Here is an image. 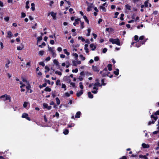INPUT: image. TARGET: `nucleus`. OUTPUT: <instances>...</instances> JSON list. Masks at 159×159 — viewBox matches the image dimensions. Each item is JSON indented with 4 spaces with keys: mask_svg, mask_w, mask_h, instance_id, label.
<instances>
[{
    "mask_svg": "<svg viewBox=\"0 0 159 159\" xmlns=\"http://www.w3.org/2000/svg\"><path fill=\"white\" fill-rule=\"evenodd\" d=\"M53 63L55 64L57 66H59V63L57 60L54 59L53 60Z\"/></svg>",
    "mask_w": 159,
    "mask_h": 159,
    "instance_id": "nucleus-19",
    "label": "nucleus"
},
{
    "mask_svg": "<svg viewBox=\"0 0 159 159\" xmlns=\"http://www.w3.org/2000/svg\"><path fill=\"white\" fill-rule=\"evenodd\" d=\"M44 90L47 92H50L51 91V89L48 86L45 88Z\"/></svg>",
    "mask_w": 159,
    "mask_h": 159,
    "instance_id": "nucleus-27",
    "label": "nucleus"
},
{
    "mask_svg": "<svg viewBox=\"0 0 159 159\" xmlns=\"http://www.w3.org/2000/svg\"><path fill=\"white\" fill-rule=\"evenodd\" d=\"M139 39V36L138 35H135L134 36V39L135 41L138 40Z\"/></svg>",
    "mask_w": 159,
    "mask_h": 159,
    "instance_id": "nucleus-54",
    "label": "nucleus"
},
{
    "mask_svg": "<svg viewBox=\"0 0 159 159\" xmlns=\"http://www.w3.org/2000/svg\"><path fill=\"white\" fill-rule=\"evenodd\" d=\"M56 101L57 104V105L60 104V101L58 98H56Z\"/></svg>",
    "mask_w": 159,
    "mask_h": 159,
    "instance_id": "nucleus-30",
    "label": "nucleus"
},
{
    "mask_svg": "<svg viewBox=\"0 0 159 159\" xmlns=\"http://www.w3.org/2000/svg\"><path fill=\"white\" fill-rule=\"evenodd\" d=\"M100 8L104 12H106V9L105 8V7L103 6H100Z\"/></svg>",
    "mask_w": 159,
    "mask_h": 159,
    "instance_id": "nucleus-34",
    "label": "nucleus"
},
{
    "mask_svg": "<svg viewBox=\"0 0 159 159\" xmlns=\"http://www.w3.org/2000/svg\"><path fill=\"white\" fill-rule=\"evenodd\" d=\"M141 45V43H140V42L139 41L136 44V47L137 48H139L140 47Z\"/></svg>",
    "mask_w": 159,
    "mask_h": 159,
    "instance_id": "nucleus-36",
    "label": "nucleus"
},
{
    "mask_svg": "<svg viewBox=\"0 0 159 159\" xmlns=\"http://www.w3.org/2000/svg\"><path fill=\"white\" fill-rule=\"evenodd\" d=\"M107 76L110 77V78H112L113 77V75H112L110 73H108Z\"/></svg>",
    "mask_w": 159,
    "mask_h": 159,
    "instance_id": "nucleus-57",
    "label": "nucleus"
},
{
    "mask_svg": "<svg viewBox=\"0 0 159 159\" xmlns=\"http://www.w3.org/2000/svg\"><path fill=\"white\" fill-rule=\"evenodd\" d=\"M69 132V130L68 129H65L64 130L63 133L65 135H66L68 134Z\"/></svg>",
    "mask_w": 159,
    "mask_h": 159,
    "instance_id": "nucleus-24",
    "label": "nucleus"
},
{
    "mask_svg": "<svg viewBox=\"0 0 159 159\" xmlns=\"http://www.w3.org/2000/svg\"><path fill=\"white\" fill-rule=\"evenodd\" d=\"M43 108L47 109L48 110H50L52 108L51 106H48V105L46 103H43Z\"/></svg>",
    "mask_w": 159,
    "mask_h": 159,
    "instance_id": "nucleus-4",
    "label": "nucleus"
},
{
    "mask_svg": "<svg viewBox=\"0 0 159 159\" xmlns=\"http://www.w3.org/2000/svg\"><path fill=\"white\" fill-rule=\"evenodd\" d=\"M88 33H87L86 35L87 36H89L90 35V32H91V29L89 28H88L87 29Z\"/></svg>",
    "mask_w": 159,
    "mask_h": 159,
    "instance_id": "nucleus-35",
    "label": "nucleus"
},
{
    "mask_svg": "<svg viewBox=\"0 0 159 159\" xmlns=\"http://www.w3.org/2000/svg\"><path fill=\"white\" fill-rule=\"evenodd\" d=\"M30 88H31V86H30V85L29 84L27 85V86H26V88L27 91H28L30 89Z\"/></svg>",
    "mask_w": 159,
    "mask_h": 159,
    "instance_id": "nucleus-46",
    "label": "nucleus"
},
{
    "mask_svg": "<svg viewBox=\"0 0 159 159\" xmlns=\"http://www.w3.org/2000/svg\"><path fill=\"white\" fill-rule=\"evenodd\" d=\"M29 4V1H27L26 2V6L25 8L26 9H28L30 7L28 5V4Z\"/></svg>",
    "mask_w": 159,
    "mask_h": 159,
    "instance_id": "nucleus-28",
    "label": "nucleus"
},
{
    "mask_svg": "<svg viewBox=\"0 0 159 159\" xmlns=\"http://www.w3.org/2000/svg\"><path fill=\"white\" fill-rule=\"evenodd\" d=\"M119 13L118 12H116L115 13V16L114 17V18H117V16L119 15Z\"/></svg>",
    "mask_w": 159,
    "mask_h": 159,
    "instance_id": "nucleus-42",
    "label": "nucleus"
},
{
    "mask_svg": "<svg viewBox=\"0 0 159 159\" xmlns=\"http://www.w3.org/2000/svg\"><path fill=\"white\" fill-rule=\"evenodd\" d=\"M60 80H57V81L56 82V84L57 85H58L60 84Z\"/></svg>",
    "mask_w": 159,
    "mask_h": 159,
    "instance_id": "nucleus-49",
    "label": "nucleus"
},
{
    "mask_svg": "<svg viewBox=\"0 0 159 159\" xmlns=\"http://www.w3.org/2000/svg\"><path fill=\"white\" fill-rule=\"evenodd\" d=\"M83 94V90H81L79 92H77L76 93V96L78 97H80Z\"/></svg>",
    "mask_w": 159,
    "mask_h": 159,
    "instance_id": "nucleus-12",
    "label": "nucleus"
},
{
    "mask_svg": "<svg viewBox=\"0 0 159 159\" xmlns=\"http://www.w3.org/2000/svg\"><path fill=\"white\" fill-rule=\"evenodd\" d=\"M80 38L82 42H83L85 41V39L83 38L82 37H79L78 38V39H80Z\"/></svg>",
    "mask_w": 159,
    "mask_h": 159,
    "instance_id": "nucleus-53",
    "label": "nucleus"
},
{
    "mask_svg": "<svg viewBox=\"0 0 159 159\" xmlns=\"http://www.w3.org/2000/svg\"><path fill=\"white\" fill-rule=\"evenodd\" d=\"M31 9H32V11H34L35 10V5L33 3H32L31 4Z\"/></svg>",
    "mask_w": 159,
    "mask_h": 159,
    "instance_id": "nucleus-23",
    "label": "nucleus"
},
{
    "mask_svg": "<svg viewBox=\"0 0 159 159\" xmlns=\"http://www.w3.org/2000/svg\"><path fill=\"white\" fill-rule=\"evenodd\" d=\"M6 100H8L9 102H11V98L10 96L9 95L8 96H7V98H6Z\"/></svg>",
    "mask_w": 159,
    "mask_h": 159,
    "instance_id": "nucleus-31",
    "label": "nucleus"
},
{
    "mask_svg": "<svg viewBox=\"0 0 159 159\" xmlns=\"http://www.w3.org/2000/svg\"><path fill=\"white\" fill-rule=\"evenodd\" d=\"M55 73L56 74H58L59 75H62V73L61 72L58 71H56L55 72Z\"/></svg>",
    "mask_w": 159,
    "mask_h": 159,
    "instance_id": "nucleus-44",
    "label": "nucleus"
},
{
    "mask_svg": "<svg viewBox=\"0 0 159 159\" xmlns=\"http://www.w3.org/2000/svg\"><path fill=\"white\" fill-rule=\"evenodd\" d=\"M7 34L9 36L8 37L10 38L11 37L12 35V32L11 31H9L7 33Z\"/></svg>",
    "mask_w": 159,
    "mask_h": 159,
    "instance_id": "nucleus-33",
    "label": "nucleus"
},
{
    "mask_svg": "<svg viewBox=\"0 0 159 159\" xmlns=\"http://www.w3.org/2000/svg\"><path fill=\"white\" fill-rule=\"evenodd\" d=\"M113 73L116 75H118L119 74V70L117 68L116 69V71H114L113 72Z\"/></svg>",
    "mask_w": 159,
    "mask_h": 159,
    "instance_id": "nucleus-20",
    "label": "nucleus"
},
{
    "mask_svg": "<svg viewBox=\"0 0 159 159\" xmlns=\"http://www.w3.org/2000/svg\"><path fill=\"white\" fill-rule=\"evenodd\" d=\"M78 71V69L76 68L75 69H73L72 70V72H73L77 73Z\"/></svg>",
    "mask_w": 159,
    "mask_h": 159,
    "instance_id": "nucleus-62",
    "label": "nucleus"
},
{
    "mask_svg": "<svg viewBox=\"0 0 159 159\" xmlns=\"http://www.w3.org/2000/svg\"><path fill=\"white\" fill-rule=\"evenodd\" d=\"M80 57L82 59V60L84 61L85 59V57H83V56L82 54H80Z\"/></svg>",
    "mask_w": 159,
    "mask_h": 159,
    "instance_id": "nucleus-50",
    "label": "nucleus"
},
{
    "mask_svg": "<svg viewBox=\"0 0 159 159\" xmlns=\"http://www.w3.org/2000/svg\"><path fill=\"white\" fill-rule=\"evenodd\" d=\"M92 68L94 72L98 73L99 71V68L97 66L93 65Z\"/></svg>",
    "mask_w": 159,
    "mask_h": 159,
    "instance_id": "nucleus-3",
    "label": "nucleus"
},
{
    "mask_svg": "<svg viewBox=\"0 0 159 159\" xmlns=\"http://www.w3.org/2000/svg\"><path fill=\"white\" fill-rule=\"evenodd\" d=\"M90 47L91 48V50L94 51L96 48V46L94 45L92 43L90 45Z\"/></svg>",
    "mask_w": 159,
    "mask_h": 159,
    "instance_id": "nucleus-9",
    "label": "nucleus"
},
{
    "mask_svg": "<svg viewBox=\"0 0 159 159\" xmlns=\"http://www.w3.org/2000/svg\"><path fill=\"white\" fill-rule=\"evenodd\" d=\"M140 43H141V44H145V42H146V40H143V41H139Z\"/></svg>",
    "mask_w": 159,
    "mask_h": 159,
    "instance_id": "nucleus-63",
    "label": "nucleus"
},
{
    "mask_svg": "<svg viewBox=\"0 0 159 159\" xmlns=\"http://www.w3.org/2000/svg\"><path fill=\"white\" fill-rule=\"evenodd\" d=\"M154 114L156 116L157 115H159V110L155 112Z\"/></svg>",
    "mask_w": 159,
    "mask_h": 159,
    "instance_id": "nucleus-64",
    "label": "nucleus"
},
{
    "mask_svg": "<svg viewBox=\"0 0 159 159\" xmlns=\"http://www.w3.org/2000/svg\"><path fill=\"white\" fill-rule=\"evenodd\" d=\"M81 113L80 111H79L77 112L75 115V118H79L80 117Z\"/></svg>",
    "mask_w": 159,
    "mask_h": 159,
    "instance_id": "nucleus-15",
    "label": "nucleus"
},
{
    "mask_svg": "<svg viewBox=\"0 0 159 159\" xmlns=\"http://www.w3.org/2000/svg\"><path fill=\"white\" fill-rule=\"evenodd\" d=\"M44 53V51L43 50L40 51L39 52V55L40 56H42Z\"/></svg>",
    "mask_w": 159,
    "mask_h": 159,
    "instance_id": "nucleus-40",
    "label": "nucleus"
},
{
    "mask_svg": "<svg viewBox=\"0 0 159 159\" xmlns=\"http://www.w3.org/2000/svg\"><path fill=\"white\" fill-rule=\"evenodd\" d=\"M139 157L141 158H144V159H148V158L145 155H143L141 154L139 155Z\"/></svg>",
    "mask_w": 159,
    "mask_h": 159,
    "instance_id": "nucleus-18",
    "label": "nucleus"
},
{
    "mask_svg": "<svg viewBox=\"0 0 159 159\" xmlns=\"http://www.w3.org/2000/svg\"><path fill=\"white\" fill-rule=\"evenodd\" d=\"M9 95H7V94H5L4 95H2L0 97V98L2 99V100L5 101L7 100H6V98L7 96H8Z\"/></svg>",
    "mask_w": 159,
    "mask_h": 159,
    "instance_id": "nucleus-7",
    "label": "nucleus"
},
{
    "mask_svg": "<svg viewBox=\"0 0 159 159\" xmlns=\"http://www.w3.org/2000/svg\"><path fill=\"white\" fill-rule=\"evenodd\" d=\"M10 63V61L9 60H8L7 63H6L5 64L6 67L8 68H9L8 65Z\"/></svg>",
    "mask_w": 159,
    "mask_h": 159,
    "instance_id": "nucleus-32",
    "label": "nucleus"
},
{
    "mask_svg": "<svg viewBox=\"0 0 159 159\" xmlns=\"http://www.w3.org/2000/svg\"><path fill=\"white\" fill-rule=\"evenodd\" d=\"M155 122H154V121H153V120H152V121H149L148 124V125H150L151 124H154L155 123Z\"/></svg>",
    "mask_w": 159,
    "mask_h": 159,
    "instance_id": "nucleus-43",
    "label": "nucleus"
},
{
    "mask_svg": "<svg viewBox=\"0 0 159 159\" xmlns=\"http://www.w3.org/2000/svg\"><path fill=\"white\" fill-rule=\"evenodd\" d=\"M99 59V57L98 56H96L94 57V60L95 61H98Z\"/></svg>",
    "mask_w": 159,
    "mask_h": 159,
    "instance_id": "nucleus-48",
    "label": "nucleus"
},
{
    "mask_svg": "<svg viewBox=\"0 0 159 159\" xmlns=\"http://www.w3.org/2000/svg\"><path fill=\"white\" fill-rule=\"evenodd\" d=\"M26 16V14L24 12H22L21 13V18H24Z\"/></svg>",
    "mask_w": 159,
    "mask_h": 159,
    "instance_id": "nucleus-41",
    "label": "nucleus"
},
{
    "mask_svg": "<svg viewBox=\"0 0 159 159\" xmlns=\"http://www.w3.org/2000/svg\"><path fill=\"white\" fill-rule=\"evenodd\" d=\"M65 95L67 97H69L70 96V94L68 92L66 93L65 94Z\"/></svg>",
    "mask_w": 159,
    "mask_h": 159,
    "instance_id": "nucleus-59",
    "label": "nucleus"
},
{
    "mask_svg": "<svg viewBox=\"0 0 159 159\" xmlns=\"http://www.w3.org/2000/svg\"><path fill=\"white\" fill-rule=\"evenodd\" d=\"M108 73H110V72L102 71H101L99 72V74L101 75L102 77H106Z\"/></svg>",
    "mask_w": 159,
    "mask_h": 159,
    "instance_id": "nucleus-6",
    "label": "nucleus"
},
{
    "mask_svg": "<svg viewBox=\"0 0 159 159\" xmlns=\"http://www.w3.org/2000/svg\"><path fill=\"white\" fill-rule=\"evenodd\" d=\"M39 64L40 65L42 66H45V64L43 61L40 62L39 63Z\"/></svg>",
    "mask_w": 159,
    "mask_h": 159,
    "instance_id": "nucleus-51",
    "label": "nucleus"
},
{
    "mask_svg": "<svg viewBox=\"0 0 159 159\" xmlns=\"http://www.w3.org/2000/svg\"><path fill=\"white\" fill-rule=\"evenodd\" d=\"M61 88H64L65 90H66V86L65 84H62Z\"/></svg>",
    "mask_w": 159,
    "mask_h": 159,
    "instance_id": "nucleus-60",
    "label": "nucleus"
},
{
    "mask_svg": "<svg viewBox=\"0 0 159 159\" xmlns=\"http://www.w3.org/2000/svg\"><path fill=\"white\" fill-rule=\"evenodd\" d=\"M80 22H81L80 21ZM81 22V23H80V24H81V29H82L83 28H84V22Z\"/></svg>",
    "mask_w": 159,
    "mask_h": 159,
    "instance_id": "nucleus-37",
    "label": "nucleus"
},
{
    "mask_svg": "<svg viewBox=\"0 0 159 159\" xmlns=\"http://www.w3.org/2000/svg\"><path fill=\"white\" fill-rule=\"evenodd\" d=\"M28 102H24L23 107H26L27 105Z\"/></svg>",
    "mask_w": 159,
    "mask_h": 159,
    "instance_id": "nucleus-52",
    "label": "nucleus"
},
{
    "mask_svg": "<svg viewBox=\"0 0 159 159\" xmlns=\"http://www.w3.org/2000/svg\"><path fill=\"white\" fill-rule=\"evenodd\" d=\"M28 116V114L25 113H23L22 116V117L23 118H26Z\"/></svg>",
    "mask_w": 159,
    "mask_h": 159,
    "instance_id": "nucleus-21",
    "label": "nucleus"
},
{
    "mask_svg": "<svg viewBox=\"0 0 159 159\" xmlns=\"http://www.w3.org/2000/svg\"><path fill=\"white\" fill-rule=\"evenodd\" d=\"M83 18L85 20V21L88 24H89V20L88 19L87 17L86 16H83Z\"/></svg>",
    "mask_w": 159,
    "mask_h": 159,
    "instance_id": "nucleus-26",
    "label": "nucleus"
},
{
    "mask_svg": "<svg viewBox=\"0 0 159 159\" xmlns=\"http://www.w3.org/2000/svg\"><path fill=\"white\" fill-rule=\"evenodd\" d=\"M112 65L111 64H108L107 65V67L108 68V70L109 71H111L112 70Z\"/></svg>",
    "mask_w": 159,
    "mask_h": 159,
    "instance_id": "nucleus-22",
    "label": "nucleus"
},
{
    "mask_svg": "<svg viewBox=\"0 0 159 159\" xmlns=\"http://www.w3.org/2000/svg\"><path fill=\"white\" fill-rule=\"evenodd\" d=\"M107 49L106 48H104L102 50V52L105 53L107 51Z\"/></svg>",
    "mask_w": 159,
    "mask_h": 159,
    "instance_id": "nucleus-56",
    "label": "nucleus"
},
{
    "mask_svg": "<svg viewBox=\"0 0 159 159\" xmlns=\"http://www.w3.org/2000/svg\"><path fill=\"white\" fill-rule=\"evenodd\" d=\"M88 94L89 98H93V94L91 93L90 92H88Z\"/></svg>",
    "mask_w": 159,
    "mask_h": 159,
    "instance_id": "nucleus-16",
    "label": "nucleus"
},
{
    "mask_svg": "<svg viewBox=\"0 0 159 159\" xmlns=\"http://www.w3.org/2000/svg\"><path fill=\"white\" fill-rule=\"evenodd\" d=\"M56 91L52 92V96L53 98H54L56 96Z\"/></svg>",
    "mask_w": 159,
    "mask_h": 159,
    "instance_id": "nucleus-38",
    "label": "nucleus"
},
{
    "mask_svg": "<svg viewBox=\"0 0 159 159\" xmlns=\"http://www.w3.org/2000/svg\"><path fill=\"white\" fill-rule=\"evenodd\" d=\"M63 51L64 53L66 54L67 56H68L70 55V53L67 51V49H64L63 50Z\"/></svg>",
    "mask_w": 159,
    "mask_h": 159,
    "instance_id": "nucleus-29",
    "label": "nucleus"
},
{
    "mask_svg": "<svg viewBox=\"0 0 159 159\" xmlns=\"http://www.w3.org/2000/svg\"><path fill=\"white\" fill-rule=\"evenodd\" d=\"M42 39V36H39L37 38V42L41 40Z\"/></svg>",
    "mask_w": 159,
    "mask_h": 159,
    "instance_id": "nucleus-55",
    "label": "nucleus"
},
{
    "mask_svg": "<svg viewBox=\"0 0 159 159\" xmlns=\"http://www.w3.org/2000/svg\"><path fill=\"white\" fill-rule=\"evenodd\" d=\"M73 65L75 66H77V64H80L81 63V62L80 61H73Z\"/></svg>",
    "mask_w": 159,
    "mask_h": 159,
    "instance_id": "nucleus-11",
    "label": "nucleus"
},
{
    "mask_svg": "<svg viewBox=\"0 0 159 159\" xmlns=\"http://www.w3.org/2000/svg\"><path fill=\"white\" fill-rule=\"evenodd\" d=\"M151 118L152 119H152H153V121L155 122L157 119H158V117L157 116H154V115L153 114H152L151 116Z\"/></svg>",
    "mask_w": 159,
    "mask_h": 159,
    "instance_id": "nucleus-8",
    "label": "nucleus"
},
{
    "mask_svg": "<svg viewBox=\"0 0 159 159\" xmlns=\"http://www.w3.org/2000/svg\"><path fill=\"white\" fill-rule=\"evenodd\" d=\"M102 84L101 85H105L106 84V83H104V79H103L101 80Z\"/></svg>",
    "mask_w": 159,
    "mask_h": 159,
    "instance_id": "nucleus-39",
    "label": "nucleus"
},
{
    "mask_svg": "<svg viewBox=\"0 0 159 159\" xmlns=\"http://www.w3.org/2000/svg\"><path fill=\"white\" fill-rule=\"evenodd\" d=\"M80 20L79 18H77L75 20V22H74L73 24L74 26H76V25H78L79 24V21Z\"/></svg>",
    "mask_w": 159,
    "mask_h": 159,
    "instance_id": "nucleus-14",
    "label": "nucleus"
},
{
    "mask_svg": "<svg viewBox=\"0 0 159 159\" xmlns=\"http://www.w3.org/2000/svg\"><path fill=\"white\" fill-rule=\"evenodd\" d=\"M50 14L51 16L52 17L53 19V20L56 19L57 13H54L53 11H52L51 12ZM50 14V13H48V16H49Z\"/></svg>",
    "mask_w": 159,
    "mask_h": 159,
    "instance_id": "nucleus-5",
    "label": "nucleus"
},
{
    "mask_svg": "<svg viewBox=\"0 0 159 159\" xmlns=\"http://www.w3.org/2000/svg\"><path fill=\"white\" fill-rule=\"evenodd\" d=\"M80 84V87L81 89H83L84 88V86L82 84V82H80L79 83Z\"/></svg>",
    "mask_w": 159,
    "mask_h": 159,
    "instance_id": "nucleus-45",
    "label": "nucleus"
},
{
    "mask_svg": "<svg viewBox=\"0 0 159 159\" xmlns=\"http://www.w3.org/2000/svg\"><path fill=\"white\" fill-rule=\"evenodd\" d=\"M42 45L43 46H45L46 45V43H44V42L42 43L41 45H39V47L40 48H43V47L42 46Z\"/></svg>",
    "mask_w": 159,
    "mask_h": 159,
    "instance_id": "nucleus-47",
    "label": "nucleus"
},
{
    "mask_svg": "<svg viewBox=\"0 0 159 159\" xmlns=\"http://www.w3.org/2000/svg\"><path fill=\"white\" fill-rule=\"evenodd\" d=\"M48 46H49L48 45ZM48 48L49 51L51 52L52 56L54 57H55L56 56V54L53 50L54 48H51L48 46Z\"/></svg>",
    "mask_w": 159,
    "mask_h": 159,
    "instance_id": "nucleus-2",
    "label": "nucleus"
},
{
    "mask_svg": "<svg viewBox=\"0 0 159 159\" xmlns=\"http://www.w3.org/2000/svg\"><path fill=\"white\" fill-rule=\"evenodd\" d=\"M44 117V120L45 122H47L48 121V120L46 118V115H44L43 116Z\"/></svg>",
    "mask_w": 159,
    "mask_h": 159,
    "instance_id": "nucleus-61",
    "label": "nucleus"
},
{
    "mask_svg": "<svg viewBox=\"0 0 159 159\" xmlns=\"http://www.w3.org/2000/svg\"><path fill=\"white\" fill-rule=\"evenodd\" d=\"M96 82L94 84V85L98 86H101L100 83L99 82V80L98 79H97L96 80Z\"/></svg>",
    "mask_w": 159,
    "mask_h": 159,
    "instance_id": "nucleus-10",
    "label": "nucleus"
},
{
    "mask_svg": "<svg viewBox=\"0 0 159 159\" xmlns=\"http://www.w3.org/2000/svg\"><path fill=\"white\" fill-rule=\"evenodd\" d=\"M125 7L126 9L128 10H131V6L128 4H126L125 5Z\"/></svg>",
    "mask_w": 159,
    "mask_h": 159,
    "instance_id": "nucleus-25",
    "label": "nucleus"
},
{
    "mask_svg": "<svg viewBox=\"0 0 159 159\" xmlns=\"http://www.w3.org/2000/svg\"><path fill=\"white\" fill-rule=\"evenodd\" d=\"M142 145L143 148H148L150 147L148 144L145 143H143Z\"/></svg>",
    "mask_w": 159,
    "mask_h": 159,
    "instance_id": "nucleus-13",
    "label": "nucleus"
},
{
    "mask_svg": "<svg viewBox=\"0 0 159 159\" xmlns=\"http://www.w3.org/2000/svg\"><path fill=\"white\" fill-rule=\"evenodd\" d=\"M109 41L111 43L113 44H116L118 46H120V40L118 38L114 39L111 38L109 39Z\"/></svg>",
    "mask_w": 159,
    "mask_h": 159,
    "instance_id": "nucleus-1",
    "label": "nucleus"
},
{
    "mask_svg": "<svg viewBox=\"0 0 159 159\" xmlns=\"http://www.w3.org/2000/svg\"><path fill=\"white\" fill-rule=\"evenodd\" d=\"M92 5L93 4H91L90 6H88L87 9V10L88 11H89L91 10V8L93 7Z\"/></svg>",
    "mask_w": 159,
    "mask_h": 159,
    "instance_id": "nucleus-17",
    "label": "nucleus"
},
{
    "mask_svg": "<svg viewBox=\"0 0 159 159\" xmlns=\"http://www.w3.org/2000/svg\"><path fill=\"white\" fill-rule=\"evenodd\" d=\"M148 2L147 1H146L145 2L144 4V6L145 7H148Z\"/></svg>",
    "mask_w": 159,
    "mask_h": 159,
    "instance_id": "nucleus-58",
    "label": "nucleus"
}]
</instances>
